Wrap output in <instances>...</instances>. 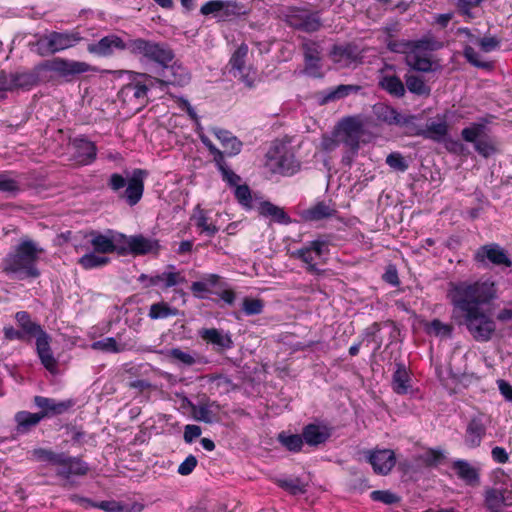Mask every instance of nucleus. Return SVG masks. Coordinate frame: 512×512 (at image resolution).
<instances>
[{
  "label": "nucleus",
  "instance_id": "f257e3e1",
  "mask_svg": "<svg viewBox=\"0 0 512 512\" xmlns=\"http://www.w3.org/2000/svg\"><path fill=\"white\" fill-rule=\"evenodd\" d=\"M447 297L454 307L452 317L457 318L458 313L463 316L489 303L496 297V288L489 280L450 282Z\"/></svg>",
  "mask_w": 512,
  "mask_h": 512
},
{
  "label": "nucleus",
  "instance_id": "f03ea898",
  "mask_svg": "<svg viewBox=\"0 0 512 512\" xmlns=\"http://www.w3.org/2000/svg\"><path fill=\"white\" fill-rule=\"evenodd\" d=\"M44 251L37 242L24 237L5 257L3 269L7 273L16 274L20 279L37 278L40 276L37 263Z\"/></svg>",
  "mask_w": 512,
  "mask_h": 512
},
{
  "label": "nucleus",
  "instance_id": "7ed1b4c3",
  "mask_svg": "<svg viewBox=\"0 0 512 512\" xmlns=\"http://www.w3.org/2000/svg\"><path fill=\"white\" fill-rule=\"evenodd\" d=\"M146 174L142 169H135L127 180L122 175L113 173L109 178L108 186L119 193V198L124 199L130 206H134L142 198Z\"/></svg>",
  "mask_w": 512,
  "mask_h": 512
},
{
  "label": "nucleus",
  "instance_id": "20e7f679",
  "mask_svg": "<svg viewBox=\"0 0 512 512\" xmlns=\"http://www.w3.org/2000/svg\"><path fill=\"white\" fill-rule=\"evenodd\" d=\"M32 454L38 461L57 466V474L64 478H69L72 475H84L88 470V467L80 459L65 453H56L49 449L38 448L34 449Z\"/></svg>",
  "mask_w": 512,
  "mask_h": 512
},
{
  "label": "nucleus",
  "instance_id": "39448f33",
  "mask_svg": "<svg viewBox=\"0 0 512 512\" xmlns=\"http://www.w3.org/2000/svg\"><path fill=\"white\" fill-rule=\"evenodd\" d=\"M129 52L154 62L156 64L155 67H163L165 64L171 63L175 58V54L168 44L143 38L130 39Z\"/></svg>",
  "mask_w": 512,
  "mask_h": 512
},
{
  "label": "nucleus",
  "instance_id": "423d86ee",
  "mask_svg": "<svg viewBox=\"0 0 512 512\" xmlns=\"http://www.w3.org/2000/svg\"><path fill=\"white\" fill-rule=\"evenodd\" d=\"M364 134L362 122L355 117L344 118L338 125L337 141L345 145L348 150L342 158V162L351 165L354 156L360 148V139Z\"/></svg>",
  "mask_w": 512,
  "mask_h": 512
},
{
  "label": "nucleus",
  "instance_id": "0eeeda50",
  "mask_svg": "<svg viewBox=\"0 0 512 512\" xmlns=\"http://www.w3.org/2000/svg\"><path fill=\"white\" fill-rule=\"evenodd\" d=\"M300 166L294 151L283 143L275 145L266 155V167L272 173L291 176L300 170Z\"/></svg>",
  "mask_w": 512,
  "mask_h": 512
},
{
  "label": "nucleus",
  "instance_id": "6e6552de",
  "mask_svg": "<svg viewBox=\"0 0 512 512\" xmlns=\"http://www.w3.org/2000/svg\"><path fill=\"white\" fill-rule=\"evenodd\" d=\"M81 40L78 32H50L41 36L35 43L40 56H48L73 47Z\"/></svg>",
  "mask_w": 512,
  "mask_h": 512
},
{
  "label": "nucleus",
  "instance_id": "1a4fd4ad",
  "mask_svg": "<svg viewBox=\"0 0 512 512\" xmlns=\"http://www.w3.org/2000/svg\"><path fill=\"white\" fill-rule=\"evenodd\" d=\"M463 324L471 336L478 342L491 340L496 331V323L493 318L482 309L470 311L463 315Z\"/></svg>",
  "mask_w": 512,
  "mask_h": 512
},
{
  "label": "nucleus",
  "instance_id": "9d476101",
  "mask_svg": "<svg viewBox=\"0 0 512 512\" xmlns=\"http://www.w3.org/2000/svg\"><path fill=\"white\" fill-rule=\"evenodd\" d=\"M154 76L144 74L147 80L154 79L161 86H185L190 82V74L182 64L172 61L163 67H154Z\"/></svg>",
  "mask_w": 512,
  "mask_h": 512
},
{
  "label": "nucleus",
  "instance_id": "9b49d317",
  "mask_svg": "<svg viewBox=\"0 0 512 512\" xmlns=\"http://www.w3.org/2000/svg\"><path fill=\"white\" fill-rule=\"evenodd\" d=\"M329 252V243L327 240L318 238L308 242L302 248L294 251L292 256L303 261L307 267V272L315 275H323L324 270L317 268L315 261Z\"/></svg>",
  "mask_w": 512,
  "mask_h": 512
},
{
  "label": "nucleus",
  "instance_id": "f8f14e48",
  "mask_svg": "<svg viewBox=\"0 0 512 512\" xmlns=\"http://www.w3.org/2000/svg\"><path fill=\"white\" fill-rule=\"evenodd\" d=\"M39 69L54 72L61 77L68 78L89 71L90 65L81 61L54 58L39 64Z\"/></svg>",
  "mask_w": 512,
  "mask_h": 512
},
{
  "label": "nucleus",
  "instance_id": "ddd939ff",
  "mask_svg": "<svg viewBox=\"0 0 512 512\" xmlns=\"http://www.w3.org/2000/svg\"><path fill=\"white\" fill-rule=\"evenodd\" d=\"M474 259L481 264H486L488 261L496 266L510 267L512 265L507 252L496 243L487 244L478 248Z\"/></svg>",
  "mask_w": 512,
  "mask_h": 512
},
{
  "label": "nucleus",
  "instance_id": "4468645a",
  "mask_svg": "<svg viewBox=\"0 0 512 512\" xmlns=\"http://www.w3.org/2000/svg\"><path fill=\"white\" fill-rule=\"evenodd\" d=\"M375 473L387 475L396 464L395 453L391 449H375L364 452Z\"/></svg>",
  "mask_w": 512,
  "mask_h": 512
},
{
  "label": "nucleus",
  "instance_id": "2eb2a0df",
  "mask_svg": "<svg viewBox=\"0 0 512 512\" xmlns=\"http://www.w3.org/2000/svg\"><path fill=\"white\" fill-rule=\"evenodd\" d=\"M115 50H128L129 40L123 41L119 36L110 34L101 38L99 41L90 43L87 46V51L91 54L107 57L114 53Z\"/></svg>",
  "mask_w": 512,
  "mask_h": 512
},
{
  "label": "nucleus",
  "instance_id": "dca6fc26",
  "mask_svg": "<svg viewBox=\"0 0 512 512\" xmlns=\"http://www.w3.org/2000/svg\"><path fill=\"white\" fill-rule=\"evenodd\" d=\"M248 54V46L241 44L236 51L232 54L229 64L234 71V76L239 79L248 87H252L254 83V74L250 75V67L246 66V57Z\"/></svg>",
  "mask_w": 512,
  "mask_h": 512
},
{
  "label": "nucleus",
  "instance_id": "f3484780",
  "mask_svg": "<svg viewBox=\"0 0 512 512\" xmlns=\"http://www.w3.org/2000/svg\"><path fill=\"white\" fill-rule=\"evenodd\" d=\"M287 23L290 27L307 33L316 32L322 26L317 13L296 11L287 16Z\"/></svg>",
  "mask_w": 512,
  "mask_h": 512
},
{
  "label": "nucleus",
  "instance_id": "a211bd4d",
  "mask_svg": "<svg viewBox=\"0 0 512 512\" xmlns=\"http://www.w3.org/2000/svg\"><path fill=\"white\" fill-rule=\"evenodd\" d=\"M486 430L487 427L483 415L479 414L472 417L467 424L464 437L465 445L469 448L480 446L483 437L486 435Z\"/></svg>",
  "mask_w": 512,
  "mask_h": 512
},
{
  "label": "nucleus",
  "instance_id": "6ab92c4d",
  "mask_svg": "<svg viewBox=\"0 0 512 512\" xmlns=\"http://www.w3.org/2000/svg\"><path fill=\"white\" fill-rule=\"evenodd\" d=\"M73 159L80 165H87L96 159V146L85 138H75L71 143Z\"/></svg>",
  "mask_w": 512,
  "mask_h": 512
},
{
  "label": "nucleus",
  "instance_id": "aec40b11",
  "mask_svg": "<svg viewBox=\"0 0 512 512\" xmlns=\"http://www.w3.org/2000/svg\"><path fill=\"white\" fill-rule=\"evenodd\" d=\"M34 404L41 410L38 413L43 415V418L62 414L73 405L71 400L56 401L43 396H35Z\"/></svg>",
  "mask_w": 512,
  "mask_h": 512
},
{
  "label": "nucleus",
  "instance_id": "412c9836",
  "mask_svg": "<svg viewBox=\"0 0 512 512\" xmlns=\"http://www.w3.org/2000/svg\"><path fill=\"white\" fill-rule=\"evenodd\" d=\"M50 342L51 337L46 332L36 337V350L40 361L47 370L53 372L57 367V360L51 350Z\"/></svg>",
  "mask_w": 512,
  "mask_h": 512
},
{
  "label": "nucleus",
  "instance_id": "4be33fe9",
  "mask_svg": "<svg viewBox=\"0 0 512 512\" xmlns=\"http://www.w3.org/2000/svg\"><path fill=\"white\" fill-rule=\"evenodd\" d=\"M199 335L207 343L216 346L217 351L227 350L233 346L230 335L224 334L216 328H204L199 331Z\"/></svg>",
  "mask_w": 512,
  "mask_h": 512
},
{
  "label": "nucleus",
  "instance_id": "5701e85b",
  "mask_svg": "<svg viewBox=\"0 0 512 512\" xmlns=\"http://www.w3.org/2000/svg\"><path fill=\"white\" fill-rule=\"evenodd\" d=\"M90 240L89 242L94 248V251L97 253H112L117 251L119 254L124 255L126 254L125 248H118L113 239L108 237L107 235L101 234L96 231H91L89 233Z\"/></svg>",
  "mask_w": 512,
  "mask_h": 512
},
{
  "label": "nucleus",
  "instance_id": "b1692460",
  "mask_svg": "<svg viewBox=\"0 0 512 512\" xmlns=\"http://www.w3.org/2000/svg\"><path fill=\"white\" fill-rule=\"evenodd\" d=\"M436 121H431L423 128L422 136L434 141H441L448 134L446 114H437Z\"/></svg>",
  "mask_w": 512,
  "mask_h": 512
},
{
  "label": "nucleus",
  "instance_id": "393cba45",
  "mask_svg": "<svg viewBox=\"0 0 512 512\" xmlns=\"http://www.w3.org/2000/svg\"><path fill=\"white\" fill-rule=\"evenodd\" d=\"M456 475L466 484L475 486L479 484V470L466 460H456L452 464Z\"/></svg>",
  "mask_w": 512,
  "mask_h": 512
},
{
  "label": "nucleus",
  "instance_id": "a878e982",
  "mask_svg": "<svg viewBox=\"0 0 512 512\" xmlns=\"http://www.w3.org/2000/svg\"><path fill=\"white\" fill-rule=\"evenodd\" d=\"M509 492L496 488H491L485 492V505L491 512H501L502 509L509 505Z\"/></svg>",
  "mask_w": 512,
  "mask_h": 512
},
{
  "label": "nucleus",
  "instance_id": "bb28decb",
  "mask_svg": "<svg viewBox=\"0 0 512 512\" xmlns=\"http://www.w3.org/2000/svg\"><path fill=\"white\" fill-rule=\"evenodd\" d=\"M126 242L129 251L136 255L146 254L158 248V242L156 240L146 238L142 235L131 236L127 238Z\"/></svg>",
  "mask_w": 512,
  "mask_h": 512
},
{
  "label": "nucleus",
  "instance_id": "cd10ccee",
  "mask_svg": "<svg viewBox=\"0 0 512 512\" xmlns=\"http://www.w3.org/2000/svg\"><path fill=\"white\" fill-rule=\"evenodd\" d=\"M214 135L221 142L225 152L229 156H234L240 153L242 149V142L232 135L230 131L224 129H213Z\"/></svg>",
  "mask_w": 512,
  "mask_h": 512
},
{
  "label": "nucleus",
  "instance_id": "c85d7f7f",
  "mask_svg": "<svg viewBox=\"0 0 512 512\" xmlns=\"http://www.w3.org/2000/svg\"><path fill=\"white\" fill-rule=\"evenodd\" d=\"M330 57L334 63H338L342 67H348L357 60L358 56L356 49L350 45H335L330 52Z\"/></svg>",
  "mask_w": 512,
  "mask_h": 512
},
{
  "label": "nucleus",
  "instance_id": "c756f323",
  "mask_svg": "<svg viewBox=\"0 0 512 512\" xmlns=\"http://www.w3.org/2000/svg\"><path fill=\"white\" fill-rule=\"evenodd\" d=\"M259 213L264 217H270L273 221L279 224H290L292 222L289 215L283 208L274 205L269 201H264L260 204Z\"/></svg>",
  "mask_w": 512,
  "mask_h": 512
},
{
  "label": "nucleus",
  "instance_id": "7c9ffc66",
  "mask_svg": "<svg viewBox=\"0 0 512 512\" xmlns=\"http://www.w3.org/2000/svg\"><path fill=\"white\" fill-rule=\"evenodd\" d=\"M330 434L325 428H321L315 424L307 425L302 432L303 441L310 446H318L324 443Z\"/></svg>",
  "mask_w": 512,
  "mask_h": 512
},
{
  "label": "nucleus",
  "instance_id": "2f4dec72",
  "mask_svg": "<svg viewBox=\"0 0 512 512\" xmlns=\"http://www.w3.org/2000/svg\"><path fill=\"white\" fill-rule=\"evenodd\" d=\"M15 320L21 328L20 331L24 333V336L38 337L39 334L45 332L38 323L32 321L31 316L26 311L17 312L15 314Z\"/></svg>",
  "mask_w": 512,
  "mask_h": 512
},
{
  "label": "nucleus",
  "instance_id": "473e14b6",
  "mask_svg": "<svg viewBox=\"0 0 512 512\" xmlns=\"http://www.w3.org/2000/svg\"><path fill=\"white\" fill-rule=\"evenodd\" d=\"M360 87L357 85H346L341 84L335 88H331L329 90L321 92V104H327L329 102H333L339 99H342L353 92L359 91Z\"/></svg>",
  "mask_w": 512,
  "mask_h": 512
},
{
  "label": "nucleus",
  "instance_id": "72a5a7b5",
  "mask_svg": "<svg viewBox=\"0 0 512 512\" xmlns=\"http://www.w3.org/2000/svg\"><path fill=\"white\" fill-rule=\"evenodd\" d=\"M42 70L37 65L33 70L13 73L15 89H30L35 86L39 82V73Z\"/></svg>",
  "mask_w": 512,
  "mask_h": 512
},
{
  "label": "nucleus",
  "instance_id": "f704fd0d",
  "mask_svg": "<svg viewBox=\"0 0 512 512\" xmlns=\"http://www.w3.org/2000/svg\"><path fill=\"white\" fill-rule=\"evenodd\" d=\"M43 419V415L39 413H31L28 411H20L15 415L17 423V431L25 433L32 427L36 426Z\"/></svg>",
  "mask_w": 512,
  "mask_h": 512
},
{
  "label": "nucleus",
  "instance_id": "c9c22d12",
  "mask_svg": "<svg viewBox=\"0 0 512 512\" xmlns=\"http://www.w3.org/2000/svg\"><path fill=\"white\" fill-rule=\"evenodd\" d=\"M418 121L419 117L416 115L400 113L396 126L404 129L408 135L422 136L423 128L417 124Z\"/></svg>",
  "mask_w": 512,
  "mask_h": 512
},
{
  "label": "nucleus",
  "instance_id": "e433bc0d",
  "mask_svg": "<svg viewBox=\"0 0 512 512\" xmlns=\"http://www.w3.org/2000/svg\"><path fill=\"white\" fill-rule=\"evenodd\" d=\"M382 89L394 97H403L405 94V86L399 77L395 75H385L379 81Z\"/></svg>",
  "mask_w": 512,
  "mask_h": 512
},
{
  "label": "nucleus",
  "instance_id": "4c0bfd02",
  "mask_svg": "<svg viewBox=\"0 0 512 512\" xmlns=\"http://www.w3.org/2000/svg\"><path fill=\"white\" fill-rule=\"evenodd\" d=\"M149 279V285L156 286L161 282L164 283L165 288L174 287L180 283L186 282V279L181 275L180 272H163L155 276H151Z\"/></svg>",
  "mask_w": 512,
  "mask_h": 512
},
{
  "label": "nucleus",
  "instance_id": "58836bf2",
  "mask_svg": "<svg viewBox=\"0 0 512 512\" xmlns=\"http://www.w3.org/2000/svg\"><path fill=\"white\" fill-rule=\"evenodd\" d=\"M214 406L216 409H219V405H217L215 402L191 405L193 418L204 423H212L216 416L212 410V407Z\"/></svg>",
  "mask_w": 512,
  "mask_h": 512
},
{
  "label": "nucleus",
  "instance_id": "ea45409f",
  "mask_svg": "<svg viewBox=\"0 0 512 512\" xmlns=\"http://www.w3.org/2000/svg\"><path fill=\"white\" fill-rule=\"evenodd\" d=\"M409 375L403 364H397V369L393 373V390L398 394H405L409 388Z\"/></svg>",
  "mask_w": 512,
  "mask_h": 512
},
{
  "label": "nucleus",
  "instance_id": "a19ab883",
  "mask_svg": "<svg viewBox=\"0 0 512 512\" xmlns=\"http://www.w3.org/2000/svg\"><path fill=\"white\" fill-rule=\"evenodd\" d=\"M72 499L84 507H97L106 512H126L125 507L116 501H102L98 504H95L90 499L79 496H73Z\"/></svg>",
  "mask_w": 512,
  "mask_h": 512
},
{
  "label": "nucleus",
  "instance_id": "79ce46f5",
  "mask_svg": "<svg viewBox=\"0 0 512 512\" xmlns=\"http://www.w3.org/2000/svg\"><path fill=\"white\" fill-rule=\"evenodd\" d=\"M374 114L379 121L385 122L388 125H396L400 113L391 106L383 103H378L373 107Z\"/></svg>",
  "mask_w": 512,
  "mask_h": 512
},
{
  "label": "nucleus",
  "instance_id": "37998d69",
  "mask_svg": "<svg viewBox=\"0 0 512 512\" xmlns=\"http://www.w3.org/2000/svg\"><path fill=\"white\" fill-rule=\"evenodd\" d=\"M336 210L325 202H318L305 211V217L311 221H318L333 216Z\"/></svg>",
  "mask_w": 512,
  "mask_h": 512
},
{
  "label": "nucleus",
  "instance_id": "c03bdc74",
  "mask_svg": "<svg viewBox=\"0 0 512 512\" xmlns=\"http://www.w3.org/2000/svg\"><path fill=\"white\" fill-rule=\"evenodd\" d=\"M179 315L177 308L169 306L166 302H157L150 306L148 316L152 320L164 319Z\"/></svg>",
  "mask_w": 512,
  "mask_h": 512
},
{
  "label": "nucleus",
  "instance_id": "a18cd8bd",
  "mask_svg": "<svg viewBox=\"0 0 512 512\" xmlns=\"http://www.w3.org/2000/svg\"><path fill=\"white\" fill-rule=\"evenodd\" d=\"M411 48V51H435L442 47V43L436 40L433 36L427 35L421 39L411 41L406 44Z\"/></svg>",
  "mask_w": 512,
  "mask_h": 512
},
{
  "label": "nucleus",
  "instance_id": "49530a36",
  "mask_svg": "<svg viewBox=\"0 0 512 512\" xmlns=\"http://www.w3.org/2000/svg\"><path fill=\"white\" fill-rule=\"evenodd\" d=\"M406 63L412 69L421 71V72H429L432 70V63L428 57L421 56L416 51H410L406 56Z\"/></svg>",
  "mask_w": 512,
  "mask_h": 512
},
{
  "label": "nucleus",
  "instance_id": "de8ad7c7",
  "mask_svg": "<svg viewBox=\"0 0 512 512\" xmlns=\"http://www.w3.org/2000/svg\"><path fill=\"white\" fill-rule=\"evenodd\" d=\"M148 92V86L140 82H132L125 85L121 90V95L126 99H145Z\"/></svg>",
  "mask_w": 512,
  "mask_h": 512
},
{
  "label": "nucleus",
  "instance_id": "09e8293b",
  "mask_svg": "<svg viewBox=\"0 0 512 512\" xmlns=\"http://www.w3.org/2000/svg\"><path fill=\"white\" fill-rule=\"evenodd\" d=\"M168 356L179 364L184 366H193L197 363V354L183 351L180 348H172L168 352Z\"/></svg>",
  "mask_w": 512,
  "mask_h": 512
},
{
  "label": "nucleus",
  "instance_id": "8fccbe9b",
  "mask_svg": "<svg viewBox=\"0 0 512 512\" xmlns=\"http://www.w3.org/2000/svg\"><path fill=\"white\" fill-rule=\"evenodd\" d=\"M278 440L291 452H299L303 446V437L298 434H286L282 432L278 435Z\"/></svg>",
  "mask_w": 512,
  "mask_h": 512
},
{
  "label": "nucleus",
  "instance_id": "3c124183",
  "mask_svg": "<svg viewBox=\"0 0 512 512\" xmlns=\"http://www.w3.org/2000/svg\"><path fill=\"white\" fill-rule=\"evenodd\" d=\"M91 348L111 353H119L125 350V346L119 345L113 337H107L105 339L95 341L91 344Z\"/></svg>",
  "mask_w": 512,
  "mask_h": 512
},
{
  "label": "nucleus",
  "instance_id": "603ef678",
  "mask_svg": "<svg viewBox=\"0 0 512 512\" xmlns=\"http://www.w3.org/2000/svg\"><path fill=\"white\" fill-rule=\"evenodd\" d=\"M108 262V257L99 256L94 253H87L78 260V263L81 265V267L86 270L104 266Z\"/></svg>",
  "mask_w": 512,
  "mask_h": 512
},
{
  "label": "nucleus",
  "instance_id": "864d4df0",
  "mask_svg": "<svg viewBox=\"0 0 512 512\" xmlns=\"http://www.w3.org/2000/svg\"><path fill=\"white\" fill-rule=\"evenodd\" d=\"M406 86L411 93L417 95H428L430 93L429 87L424 83L423 79L420 78L419 76H407Z\"/></svg>",
  "mask_w": 512,
  "mask_h": 512
},
{
  "label": "nucleus",
  "instance_id": "5fc2aeb1",
  "mask_svg": "<svg viewBox=\"0 0 512 512\" xmlns=\"http://www.w3.org/2000/svg\"><path fill=\"white\" fill-rule=\"evenodd\" d=\"M278 485L293 495L304 494L306 492V484L299 478L279 480Z\"/></svg>",
  "mask_w": 512,
  "mask_h": 512
},
{
  "label": "nucleus",
  "instance_id": "6e6d98bb",
  "mask_svg": "<svg viewBox=\"0 0 512 512\" xmlns=\"http://www.w3.org/2000/svg\"><path fill=\"white\" fill-rule=\"evenodd\" d=\"M304 60H321V47L314 41L307 40L302 44Z\"/></svg>",
  "mask_w": 512,
  "mask_h": 512
},
{
  "label": "nucleus",
  "instance_id": "4d7b16f0",
  "mask_svg": "<svg viewBox=\"0 0 512 512\" xmlns=\"http://www.w3.org/2000/svg\"><path fill=\"white\" fill-rule=\"evenodd\" d=\"M453 331L452 325L442 323L434 319L428 326V332L440 337H450Z\"/></svg>",
  "mask_w": 512,
  "mask_h": 512
},
{
  "label": "nucleus",
  "instance_id": "13d9d810",
  "mask_svg": "<svg viewBox=\"0 0 512 512\" xmlns=\"http://www.w3.org/2000/svg\"><path fill=\"white\" fill-rule=\"evenodd\" d=\"M215 162L218 165V168L222 174L223 179L231 186H237L241 180L240 176L234 173L231 169H229L223 160H218V158L216 157Z\"/></svg>",
  "mask_w": 512,
  "mask_h": 512
},
{
  "label": "nucleus",
  "instance_id": "bf43d9fd",
  "mask_svg": "<svg viewBox=\"0 0 512 512\" xmlns=\"http://www.w3.org/2000/svg\"><path fill=\"white\" fill-rule=\"evenodd\" d=\"M0 191L15 195L20 191V187L16 180L6 174L0 173Z\"/></svg>",
  "mask_w": 512,
  "mask_h": 512
},
{
  "label": "nucleus",
  "instance_id": "052dcab7",
  "mask_svg": "<svg viewBox=\"0 0 512 512\" xmlns=\"http://www.w3.org/2000/svg\"><path fill=\"white\" fill-rule=\"evenodd\" d=\"M371 498L385 504H394L400 501V497L388 490H375L371 492Z\"/></svg>",
  "mask_w": 512,
  "mask_h": 512
},
{
  "label": "nucleus",
  "instance_id": "680f3d73",
  "mask_svg": "<svg viewBox=\"0 0 512 512\" xmlns=\"http://www.w3.org/2000/svg\"><path fill=\"white\" fill-rule=\"evenodd\" d=\"M386 163L396 171L404 172L408 169L405 158L398 152L390 153L386 158Z\"/></svg>",
  "mask_w": 512,
  "mask_h": 512
},
{
  "label": "nucleus",
  "instance_id": "e2e57ef3",
  "mask_svg": "<svg viewBox=\"0 0 512 512\" xmlns=\"http://www.w3.org/2000/svg\"><path fill=\"white\" fill-rule=\"evenodd\" d=\"M443 458V453L435 449H429L419 456V460L426 466H435Z\"/></svg>",
  "mask_w": 512,
  "mask_h": 512
},
{
  "label": "nucleus",
  "instance_id": "0e129e2a",
  "mask_svg": "<svg viewBox=\"0 0 512 512\" xmlns=\"http://www.w3.org/2000/svg\"><path fill=\"white\" fill-rule=\"evenodd\" d=\"M242 309L246 315H257L263 310V302L260 299L245 298L242 303Z\"/></svg>",
  "mask_w": 512,
  "mask_h": 512
},
{
  "label": "nucleus",
  "instance_id": "69168bd1",
  "mask_svg": "<svg viewBox=\"0 0 512 512\" xmlns=\"http://www.w3.org/2000/svg\"><path fill=\"white\" fill-rule=\"evenodd\" d=\"M195 220L196 226L208 236H213L218 232V228L214 224L208 222V218L202 210L199 212V215L195 217Z\"/></svg>",
  "mask_w": 512,
  "mask_h": 512
},
{
  "label": "nucleus",
  "instance_id": "338daca9",
  "mask_svg": "<svg viewBox=\"0 0 512 512\" xmlns=\"http://www.w3.org/2000/svg\"><path fill=\"white\" fill-rule=\"evenodd\" d=\"M223 0H211L206 2L202 7L200 8V13L202 15H210L213 14L215 16L220 15L221 11L223 9Z\"/></svg>",
  "mask_w": 512,
  "mask_h": 512
},
{
  "label": "nucleus",
  "instance_id": "774afa93",
  "mask_svg": "<svg viewBox=\"0 0 512 512\" xmlns=\"http://www.w3.org/2000/svg\"><path fill=\"white\" fill-rule=\"evenodd\" d=\"M483 131V126L480 124H474L471 127L464 128L461 132L462 138L466 142L474 143L477 142V138Z\"/></svg>",
  "mask_w": 512,
  "mask_h": 512
}]
</instances>
